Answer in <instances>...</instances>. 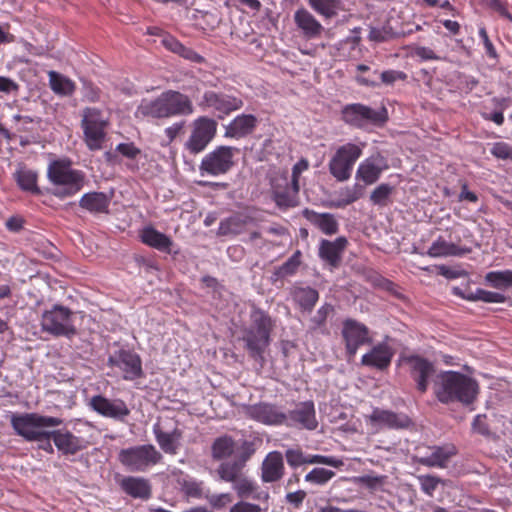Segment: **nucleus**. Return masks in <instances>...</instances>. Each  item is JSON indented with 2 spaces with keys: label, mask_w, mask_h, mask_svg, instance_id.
<instances>
[{
  "label": "nucleus",
  "mask_w": 512,
  "mask_h": 512,
  "mask_svg": "<svg viewBox=\"0 0 512 512\" xmlns=\"http://www.w3.org/2000/svg\"><path fill=\"white\" fill-rule=\"evenodd\" d=\"M302 215L325 235H334L339 230V222L335 215L331 213H318L306 208L303 210Z\"/></svg>",
  "instance_id": "32"
},
{
  "label": "nucleus",
  "mask_w": 512,
  "mask_h": 512,
  "mask_svg": "<svg viewBox=\"0 0 512 512\" xmlns=\"http://www.w3.org/2000/svg\"><path fill=\"white\" fill-rule=\"evenodd\" d=\"M13 178L21 190L32 194L40 193V189L37 185L38 174L26 165L19 164L13 173Z\"/></svg>",
  "instance_id": "38"
},
{
  "label": "nucleus",
  "mask_w": 512,
  "mask_h": 512,
  "mask_svg": "<svg viewBox=\"0 0 512 512\" xmlns=\"http://www.w3.org/2000/svg\"><path fill=\"white\" fill-rule=\"evenodd\" d=\"M230 512H262L259 505L240 501L230 508Z\"/></svg>",
  "instance_id": "64"
},
{
  "label": "nucleus",
  "mask_w": 512,
  "mask_h": 512,
  "mask_svg": "<svg viewBox=\"0 0 512 512\" xmlns=\"http://www.w3.org/2000/svg\"><path fill=\"white\" fill-rule=\"evenodd\" d=\"M108 120L97 108H86L83 111L81 126L87 147L94 151L102 148L105 139V128Z\"/></svg>",
  "instance_id": "12"
},
{
  "label": "nucleus",
  "mask_w": 512,
  "mask_h": 512,
  "mask_svg": "<svg viewBox=\"0 0 512 512\" xmlns=\"http://www.w3.org/2000/svg\"><path fill=\"white\" fill-rule=\"evenodd\" d=\"M490 153L501 160H512V145L506 142H495L492 144Z\"/></svg>",
  "instance_id": "55"
},
{
  "label": "nucleus",
  "mask_w": 512,
  "mask_h": 512,
  "mask_svg": "<svg viewBox=\"0 0 512 512\" xmlns=\"http://www.w3.org/2000/svg\"><path fill=\"white\" fill-rule=\"evenodd\" d=\"M245 413L250 419L267 426L284 425L286 421L285 412L279 406L268 402L249 405Z\"/></svg>",
  "instance_id": "15"
},
{
  "label": "nucleus",
  "mask_w": 512,
  "mask_h": 512,
  "mask_svg": "<svg viewBox=\"0 0 512 512\" xmlns=\"http://www.w3.org/2000/svg\"><path fill=\"white\" fill-rule=\"evenodd\" d=\"M271 318L262 311L252 315V325L245 330L243 340L253 358L261 357L270 342Z\"/></svg>",
  "instance_id": "6"
},
{
  "label": "nucleus",
  "mask_w": 512,
  "mask_h": 512,
  "mask_svg": "<svg viewBox=\"0 0 512 512\" xmlns=\"http://www.w3.org/2000/svg\"><path fill=\"white\" fill-rule=\"evenodd\" d=\"M166 118L188 116L194 113V106L186 94L175 90L162 92Z\"/></svg>",
  "instance_id": "21"
},
{
  "label": "nucleus",
  "mask_w": 512,
  "mask_h": 512,
  "mask_svg": "<svg viewBox=\"0 0 512 512\" xmlns=\"http://www.w3.org/2000/svg\"><path fill=\"white\" fill-rule=\"evenodd\" d=\"M341 117L350 126L364 128L367 125L382 126L388 119V113L385 107L372 109L361 103H353L342 108Z\"/></svg>",
  "instance_id": "7"
},
{
  "label": "nucleus",
  "mask_w": 512,
  "mask_h": 512,
  "mask_svg": "<svg viewBox=\"0 0 512 512\" xmlns=\"http://www.w3.org/2000/svg\"><path fill=\"white\" fill-rule=\"evenodd\" d=\"M409 54L411 57L419 58L420 61L441 59V57L438 56L431 48L420 45L409 46Z\"/></svg>",
  "instance_id": "54"
},
{
  "label": "nucleus",
  "mask_w": 512,
  "mask_h": 512,
  "mask_svg": "<svg viewBox=\"0 0 512 512\" xmlns=\"http://www.w3.org/2000/svg\"><path fill=\"white\" fill-rule=\"evenodd\" d=\"M347 244L348 241L344 236L334 240L322 239L319 243L318 256L332 268H336L341 263L342 254Z\"/></svg>",
  "instance_id": "25"
},
{
  "label": "nucleus",
  "mask_w": 512,
  "mask_h": 512,
  "mask_svg": "<svg viewBox=\"0 0 512 512\" xmlns=\"http://www.w3.org/2000/svg\"><path fill=\"white\" fill-rule=\"evenodd\" d=\"M364 143L352 142L339 146L328 163L330 174L339 182L350 179L353 167L363 153Z\"/></svg>",
  "instance_id": "5"
},
{
  "label": "nucleus",
  "mask_w": 512,
  "mask_h": 512,
  "mask_svg": "<svg viewBox=\"0 0 512 512\" xmlns=\"http://www.w3.org/2000/svg\"><path fill=\"white\" fill-rule=\"evenodd\" d=\"M342 336L350 358L356 354L360 346L370 342L368 328L353 319H347L343 322Z\"/></svg>",
  "instance_id": "19"
},
{
  "label": "nucleus",
  "mask_w": 512,
  "mask_h": 512,
  "mask_svg": "<svg viewBox=\"0 0 512 512\" xmlns=\"http://www.w3.org/2000/svg\"><path fill=\"white\" fill-rule=\"evenodd\" d=\"M49 85L51 90L60 96H71L75 89V83L68 77L56 72L49 71Z\"/></svg>",
  "instance_id": "41"
},
{
  "label": "nucleus",
  "mask_w": 512,
  "mask_h": 512,
  "mask_svg": "<svg viewBox=\"0 0 512 512\" xmlns=\"http://www.w3.org/2000/svg\"><path fill=\"white\" fill-rule=\"evenodd\" d=\"M164 46L171 52L195 63L203 62V57L195 52L192 48L184 46L174 37H167L163 39Z\"/></svg>",
  "instance_id": "42"
},
{
  "label": "nucleus",
  "mask_w": 512,
  "mask_h": 512,
  "mask_svg": "<svg viewBox=\"0 0 512 512\" xmlns=\"http://www.w3.org/2000/svg\"><path fill=\"white\" fill-rule=\"evenodd\" d=\"M288 465L297 468L304 464H324L333 468H340L344 465V461L335 456L326 455H305L301 449H288L285 452Z\"/></svg>",
  "instance_id": "22"
},
{
  "label": "nucleus",
  "mask_w": 512,
  "mask_h": 512,
  "mask_svg": "<svg viewBox=\"0 0 512 512\" xmlns=\"http://www.w3.org/2000/svg\"><path fill=\"white\" fill-rule=\"evenodd\" d=\"M72 311L62 305H54L50 310L43 312L41 328L53 336L71 337L76 334L72 320Z\"/></svg>",
  "instance_id": "9"
},
{
  "label": "nucleus",
  "mask_w": 512,
  "mask_h": 512,
  "mask_svg": "<svg viewBox=\"0 0 512 512\" xmlns=\"http://www.w3.org/2000/svg\"><path fill=\"white\" fill-rule=\"evenodd\" d=\"M471 251L470 247L449 242L444 237L439 236L433 241L425 254L431 258L463 257Z\"/></svg>",
  "instance_id": "27"
},
{
  "label": "nucleus",
  "mask_w": 512,
  "mask_h": 512,
  "mask_svg": "<svg viewBox=\"0 0 512 512\" xmlns=\"http://www.w3.org/2000/svg\"><path fill=\"white\" fill-rule=\"evenodd\" d=\"M291 296L294 302L304 312H310L319 299L318 291L309 286L294 287L291 290Z\"/></svg>",
  "instance_id": "39"
},
{
  "label": "nucleus",
  "mask_w": 512,
  "mask_h": 512,
  "mask_svg": "<svg viewBox=\"0 0 512 512\" xmlns=\"http://www.w3.org/2000/svg\"><path fill=\"white\" fill-rule=\"evenodd\" d=\"M233 451L234 441L228 436L217 438L212 445V456L215 459L227 458Z\"/></svg>",
  "instance_id": "46"
},
{
  "label": "nucleus",
  "mask_w": 512,
  "mask_h": 512,
  "mask_svg": "<svg viewBox=\"0 0 512 512\" xmlns=\"http://www.w3.org/2000/svg\"><path fill=\"white\" fill-rule=\"evenodd\" d=\"M141 241L161 252L170 253L173 241L166 234L159 232L152 226H146L140 231Z\"/></svg>",
  "instance_id": "35"
},
{
  "label": "nucleus",
  "mask_w": 512,
  "mask_h": 512,
  "mask_svg": "<svg viewBox=\"0 0 512 512\" xmlns=\"http://www.w3.org/2000/svg\"><path fill=\"white\" fill-rule=\"evenodd\" d=\"M115 151L120 153L123 157L128 159H136L141 154V149L138 148L133 142L119 143Z\"/></svg>",
  "instance_id": "56"
},
{
  "label": "nucleus",
  "mask_w": 512,
  "mask_h": 512,
  "mask_svg": "<svg viewBox=\"0 0 512 512\" xmlns=\"http://www.w3.org/2000/svg\"><path fill=\"white\" fill-rule=\"evenodd\" d=\"M468 301H482L485 303H504L506 297L498 292L487 291L481 288L476 289L475 292H469L467 296Z\"/></svg>",
  "instance_id": "50"
},
{
  "label": "nucleus",
  "mask_w": 512,
  "mask_h": 512,
  "mask_svg": "<svg viewBox=\"0 0 512 512\" xmlns=\"http://www.w3.org/2000/svg\"><path fill=\"white\" fill-rule=\"evenodd\" d=\"M10 422L16 434L27 441L47 439L50 431L45 430L46 428L63 424L61 418L38 413L12 414Z\"/></svg>",
  "instance_id": "3"
},
{
  "label": "nucleus",
  "mask_w": 512,
  "mask_h": 512,
  "mask_svg": "<svg viewBox=\"0 0 512 512\" xmlns=\"http://www.w3.org/2000/svg\"><path fill=\"white\" fill-rule=\"evenodd\" d=\"M399 363L407 367L410 376L416 382L417 390L422 394L425 393L429 386V379L435 373L434 364L430 360L412 353H402Z\"/></svg>",
  "instance_id": "13"
},
{
  "label": "nucleus",
  "mask_w": 512,
  "mask_h": 512,
  "mask_svg": "<svg viewBox=\"0 0 512 512\" xmlns=\"http://www.w3.org/2000/svg\"><path fill=\"white\" fill-rule=\"evenodd\" d=\"M71 165V161L66 158L52 160L48 165L47 178L54 186L52 194L59 199L72 197L84 187L85 174L72 169Z\"/></svg>",
  "instance_id": "2"
},
{
  "label": "nucleus",
  "mask_w": 512,
  "mask_h": 512,
  "mask_svg": "<svg viewBox=\"0 0 512 512\" xmlns=\"http://www.w3.org/2000/svg\"><path fill=\"white\" fill-rule=\"evenodd\" d=\"M239 149L231 146H218L201 160L199 171L202 176H220L229 172L235 165L234 158Z\"/></svg>",
  "instance_id": "8"
},
{
  "label": "nucleus",
  "mask_w": 512,
  "mask_h": 512,
  "mask_svg": "<svg viewBox=\"0 0 512 512\" xmlns=\"http://www.w3.org/2000/svg\"><path fill=\"white\" fill-rule=\"evenodd\" d=\"M244 464L239 461L223 462L219 465L217 473L221 480L235 483L244 473Z\"/></svg>",
  "instance_id": "43"
},
{
  "label": "nucleus",
  "mask_w": 512,
  "mask_h": 512,
  "mask_svg": "<svg viewBox=\"0 0 512 512\" xmlns=\"http://www.w3.org/2000/svg\"><path fill=\"white\" fill-rule=\"evenodd\" d=\"M300 264L301 252L297 250L286 262L276 269L275 275L280 278L292 276L297 272Z\"/></svg>",
  "instance_id": "49"
},
{
  "label": "nucleus",
  "mask_w": 512,
  "mask_h": 512,
  "mask_svg": "<svg viewBox=\"0 0 512 512\" xmlns=\"http://www.w3.org/2000/svg\"><path fill=\"white\" fill-rule=\"evenodd\" d=\"M334 311V307L331 304L325 303L322 305L310 319V329L317 330L325 326L326 320L330 314Z\"/></svg>",
  "instance_id": "52"
},
{
  "label": "nucleus",
  "mask_w": 512,
  "mask_h": 512,
  "mask_svg": "<svg viewBox=\"0 0 512 512\" xmlns=\"http://www.w3.org/2000/svg\"><path fill=\"white\" fill-rule=\"evenodd\" d=\"M283 455L279 451L267 454L261 466V478L263 482L272 483L279 481L284 475Z\"/></svg>",
  "instance_id": "31"
},
{
  "label": "nucleus",
  "mask_w": 512,
  "mask_h": 512,
  "mask_svg": "<svg viewBox=\"0 0 512 512\" xmlns=\"http://www.w3.org/2000/svg\"><path fill=\"white\" fill-rule=\"evenodd\" d=\"M300 185H293L286 176L272 182L273 199L280 208H290L297 205V196Z\"/></svg>",
  "instance_id": "24"
},
{
  "label": "nucleus",
  "mask_w": 512,
  "mask_h": 512,
  "mask_svg": "<svg viewBox=\"0 0 512 512\" xmlns=\"http://www.w3.org/2000/svg\"><path fill=\"white\" fill-rule=\"evenodd\" d=\"M394 351L386 343H379L362 356L361 364L367 367L384 370L391 364Z\"/></svg>",
  "instance_id": "30"
},
{
  "label": "nucleus",
  "mask_w": 512,
  "mask_h": 512,
  "mask_svg": "<svg viewBox=\"0 0 512 512\" xmlns=\"http://www.w3.org/2000/svg\"><path fill=\"white\" fill-rule=\"evenodd\" d=\"M183 493L192 498H201L203 496L204 484L202 481L190 477H184L178 480Z\"/></svg>",
  "instance_id": "48"
},
{
  "label": "nucleus",
  "mask_w": 512,
  "mask_h": 512,
  "mask_svg": "<svg viewBox=\"0 0 512 512\" xmlns=\"http://www.w3.org/2000/svg\"><path fill=\"white\" fill-rule=\"evenodd\" d=\"M48 435L52 436L56 448L64 455H75L87 447L85 439L75 436L68 430H53Z\"/></svg>",
  "instance_id": "26"
},
{
  "label": "nucleus",
  "mask_w": 512,
  "mask_h": 512,
  "mask_svg": "<svg viewBox=\"0 0 512 512\" xmlns=\"http://www.w3.org/2000/svg\"><path fill=\"white\" fill-rule=\"evenodd\" d=\"M232 487L240 498H252L256 500L268 498V494L259 491L257 483L248 478L245 474L233 483Z\"/></svg>",
  "instance_id": "40"
},
{
  "label": "nucleus",
  "mask_w": 512,
  "mask_h": 512,
  "mask_svg": "<svg viewBox=\"0 0 512 512\" xmlns=\"http://www.w3.org/2000/svg\"><path fill=\"white\" fill-rule=\"evenodd\" d=\"M363 194L364 187L358 183H355L353 186H346L338 192L339 198L336 201L335 206L338 208L345 207L360 199Z\"/></svg>",
  "instance_id": "44"
},
{
  "label": "nucleus",
  "mask_w": 512,
  "mask_h": 512,
  "mask_svg": "<svg viewBox=\"0 0 512 512\" xmlns=\"http://www.w3.org/2000/svg\"><path fill=\"white\" fill-rule=\"evenodd\" d=\"M184 126L185 121H179L166 127L164 133L167 138V141L164 145H169L170 143H172L176 139V137L182 132Z\"/></svg>",
  "instance_id": "59"
},
{
  "label": "nucleus",
  "mask_w": 512,
  "mask_h": 512,
  "mask_svg": "<svg viewBox=\"0 0 512 512\" xmlns=\"http://www.w3.org/2000/svg\"><path fill=\"white\" fill-rule=\"evenodd\" d=\"M19 91V84L13 79L0 76V93L12 94Z\"/></svg>",
  "instance_id": "61"
},
{
  "label": "nucleus",
  "mask_w": 512,
  "mask_h": 512,
  "mask_svg": "<svg viewBox=\"0 0 512 512\" xmlns=\"http://www.w3.org/2000/svg\"><path fill=\"white\" fill-rule=\"evenodd\" d=\"M308 3L317 13L331 18L337 14L340 0H308Z\"/></svg>",
  "instance_id": "47"
},
{
  "label": "nucleus",
  "mask_w": 512,
  "mask_h": 512,
  "mask_svg": "<svg viewBox=\"0 0 512 512\" xmlns=\"http://www.w3.org/2000/svg\"><path fill=\"white\" fill-rule=\"evenodd\" d=\"M421 490L429 495L432 496L434 491L436 490L440 480L434 476H421L419 477Z\"/></svg>",
  "instance_id": "58"
},
{
  "label": "nucleus",
  "mask_w": 512,
  "mask_h": 512,
  "mask_svg": "<svg viewBox=\"0 0 512 512\" xmlns=\"http://www.w3.org/2000/svg\"><path fill=\"white\" fill-rule=\"evenodd\" d=\"M120 486L126 494L133 498L148 499L151 496V486L148 480L141 477H124Z\"/></svg>",
  "instance_id": "36"
},
{
  "label": "nucleus",
  "mask_w": 512,
  "mask_h": 512,
  "mask_svg": "<svg viewBox=\"0 0 512 512\" xmlns=\"http://www.w3.org/2000/svg\"><path fill=\"white\" fill-rule=\"evenodd\" d=\"M112 196L104 192H88L82 195L79 206L91 214H107Z\"/></svg>",
  "instance_id": "33"
},
{
  "label": "nucleus",
  "mask_w": 512,
  "mask_h": 512,
  "mask_svg": "<svg viewBox=\"0 0 512 512\" xmlns=\"http://www.w3.org/2000/svg\"><path fill=\"white\" fill-rule=\"evenodd\" d=\"M485 281L493 288L508 289L512 287V270L488 272Z\"/></svg>",
  "instance_id": "45"
},
{
  "label": "nucleus",
  "mask_w": 512,
  "mask_h": 512,
  "mask_svg": "<svg viewBox=\"0 0 512 512\" xmlns=\"http://www.w3.org/2000/svg\"><path fill=\"white\" fill-rule=\"evenodd\" d=\"M256 123V117L251 114L239 115L226 127L225 135L232 138H242L254 130Z\"/></svg>",
  "instance_id": "37"
},
{
  "label": "nucleus",
  "mask_w": 512,
  "mask_h": 512,
  "mask_svg": "<svg viewBox=\"0 0 512 512\" xmlns=\"http://www.w3.org/2000/svg\"><path fill=\"white\" fill-rule=\"evenodd\" d=\"M309 167V163L306 159L299 160L292 168L291 184L299 185V178L303 172Z\"/></svg>",
  "instance_id": "62"
},
{
  "label": "nucleus",
  "mask_w": 512,
  "mask_h": 512,
  "mask_svg": "<svg viewBox=\"0 0 512 512\" xmlns=\"http://www.w3.org/2000/svg\"><path fill=\"white\" fill-rule=\"evenodd\" d=\"M334 476V471L317 467L307 473L304 479L308 483L322 486L327 484Z\"/></svg>",
  "instance_id": "51"
},
{
  "label": "nucleus",
  "mask_w": 512,
  "mask_h": 512,
  "mask_svg": "<svg viewBox=\"0 0 512 512\" xmlns=\"http://www.w3.org/2000/svg\"><path fill=\"white\" fill-rule=\"evenodd\" d=\"M162 458V454L152 444L124 448L118 453V461L129 472H145Z\"/></svg>",
  "instance_id": "4"
},
{
  "label": "nucleus",
  "mask_w": 512,
  "mask_h": 512,
  "mask_svg": "<svg viewBox=\"0 0 512 512\" xmlns=\"http://www.w3.org/2000/svg\"><path fill=\"white\" fill-rule=\"evenodd\" d=\"M455 454L456 448L453 445L433 446L429 448V453L416 455L415 460L427 467L445 468L450 458Z\"/></svg>",
  "instance_id": "28"
},
{
  "label": "nucleus",
  "mask_w": 512,
  "mask_h": 512,
  "mask_svg": "<svg viewBox=\"0 0 512 512\" xmlns=\"http://www.w3.org/2000/svg\"><path fill=\"white\" fill-rule=\"evenodd\" d=\"M135 117L138 119H166L162 94L156 98H144L137 106Z\"/></svg>",
  "instance_id": "34"
},
{
  "label": "nucleus",
  "mask_w": 512,
  "mask_h": 512,
  "mask_svg": "<svg viewBox=\"0 0 512 512\" xmlns=\"http://www.w3.org/2000/svg\"><path fill=\"white\" fill-rule=\"evenodd\" d=\"M108 365L117 367L122 372L123 379L127 381L140 378L143 374L140 356L130 350L114 351L108 358Z\"/></svg>",
  "instance_id": "14"
},
{
  "label": "nucleus",
  "mask_w": 512,
  "mask_h": 512,
  "mask_svg": "<svg viewBox=\"0 0 512 512\" xmlns=\"http://www.w3.org/2000/svg\"><path fill=\"white\" fill-rule=\"evenodd\" d=\"M388 168L386 158L380 153H376L360 162L355 178L365 185H372L379 180L381 174Z\"/></svg>",
  "instance_id": "20"
},
{
  "label": "nucleus",
  "mask_w": 512,
  "mask_h": 512,
  "mask_svg": "<svg viewBox=\"0 0 512 512\" xmlns=\"http://www.w3.org/2000/svg\"><path fill=\"white\" fill-rule=\"evenodd\" d=\"M371 424L379 429H406L412 425L411 419L404 413L375 408L369 416Z\"/></svg>",
  "instance_id": "23"
},
{
  "label": "nucleus",
  "mask_w": 512,
  "mask_h": 512,
  "mask_svg": "<svg viewBox=\"0 0 512 512\" xmlns=\"http://www.w3.org/2000/svg\"><path fill=\"white\" fill-rule=\"evenodd\" d=\"M89 406L99 415L118 421H124L130 414L127 404L119 398L108 399L102 395H95L90 399Z\"/></svg>",
  "instance_id": "17"
},
{
  "label": "nucleus",
  "mask_w": 512,
  "mask_h": 512,
  "mask_svg": "<svg viewBox=\"0 0 512 512\" xmlns=\"http://www.w3.org/2000/svg\"><path fill=\"white\" fill-rule=\"evenodd\" d=\"M211 506L217 509H221L225 507L227 504L231 503L232 498L229 493H222L217 495H212L208 498Z\"/></svg>",
  "instance_id": "63"
},
{
  "label": "nucleus",
  "mask_w": 512,
  "mask_h": 512,
  "mask_svg": "<svg viewBox=\"0 0 512 512\" xmlns=\"http://www.w3.org/2000/svg\"><path fill=\"white\" fill-rule=\"evenodd\" d=\"M216 120L207 116H200L193 120L191 132L184 142V149L191 155L203 152L217 133Z\"/></svg>",
  "instance_id": "10"
},
{
  "label": "nucleus",
  "mask_w": 512,
  "mask_h": 512,
  "mask_svg": "<svg viewBox=\"0 0 512 512\" xmlns=\"http://www.w3.org/2000/svg\"><path fill=\"white\" fill-rule=\"evenodd\" d=\"M293 19L297 29L307 39L319 38L324 30L322 24L305 8L297 9Z\"/></svg>",
  "instance_id": "29"
},
{
  "label": "nucleus",
  "mask_w": 512,
  "mask_h": 512,
  "mask_svg": "<svg viewBox=\"0 0 512 512\" xmlns=\"http://www.w3.org/2000/svg\"><path fill=\"white\" fill-rule=\"evenodd\" d=\"M160 449L169 455H176L181 446L183 431L174 418H159L152 428Z\"/></svg>",
  "instance_id": "11"
},
{
  "label": "nucleus",
  "mask_w": 512,
  "mask_h": 512,
  "mask_svg": "<svg viewBox=\"0 0 512 512\" xmlns=\"http://www.w3.org/2000/svg\"><path fill=\"white\" fill-rule=\"evenodd\" d=\"M382 83L386 85H392L396 81H404L407 79V74L403 71L398 70H386L380 74Z\"/></svg>",
  "instance_id": "57"
},
{
  "label": "nucleus",
  "mask_w": 512,
  "mask_h": 512,
  "mask_svg": "<svg viewBox=\"0 0 512 512\" xmlns=\"http://www.w3.org/2000/svg\"><path fill=\"white\" fill-rule=\"evenodd\" d=\"M287 427L315 430L318 426L315 407L313 402L305 401L298 403L289 413H285Z\"/></svg>",
  "instance_id": "16"
},
{
  "label": "nucleus",
  "mask_w": 512,
  "mask_h": 512,
  "mask_svg": "<svg viewBox=\"0 0 512 512\" xmlns=\"http://www.w3.org/2000/svg\"><path fill=\"white\" fill-rule=\"evenodd\" d=\"M478 389L473 378L455 371L441 372L434 385L437 399L444 404L459 402L469 405L476 399Z\"/></svg>",
  "instance_id": "1"
},
{
  "label": "nucleus",
  "mask_w": 512,
  "mask_h": 512,
  "mask_svg": "<svg viewBox=\"0 0 512 512\" xmlns=\"http://www.w3.org/2000/svg\"><path fill=\"white\" fill-rule=\"evenodd\" d=\"M199 106L203 109H214L222 115H228L240 109L243 106V101L225 93L209 90L203 94Z\"/></svg>",
  "instance_id": "18"
},
{
  "label": "nucleus",
  "mask_w": 512,
  "mask_h": 512,
  "mask_svg": "<svg viewBox=\"0 0 512 512\" xmlns=\"http://www.w3.org/2000/svg\"><path fill=\"white\" fill-rule=\"evenodd\" d=\"M392 190V186L382 183L371 192L370 200L375 205L384 206L391 195Z\"/></svg>",
  "instance_id": "53"
},
{
  "label": "nucleus",
  "mask_w": 512,
  "mask_h": 512,
  "mask_svg": "<svg viewBox=\"0 0 512 512\" xmlns=\"http://www.w3.org/2000/svg\"><path fill=\"white\" fill-rule=\"evenodd\" d=\"M238 225H239L238 218L231 217V218L226 219L220 223L219 232L222 235L237 234L238 233V230H237Z\"/></svg>",
  "instance_id": "60"
}]
</instances>
